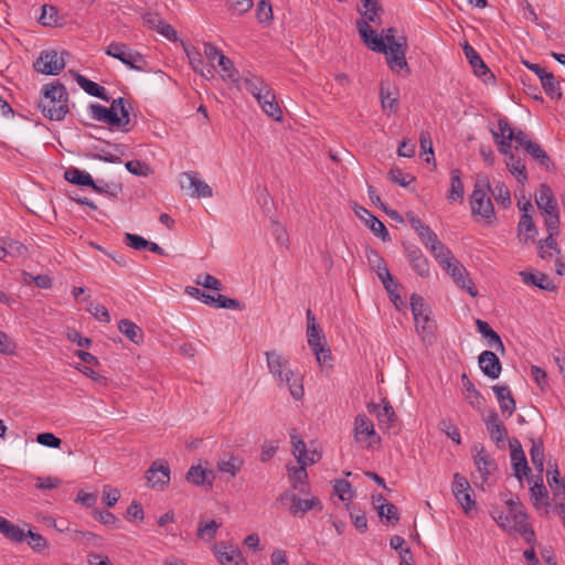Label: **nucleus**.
<instances>
[{
    "instance_id": "a18cd8bd",
    "label": "nucleus",
    "mask_w": 565,
    "mask_h": 565,
    "mask_svg": "<svg viewBox=\"0 0 565 565\" xmlns=\"http://www.w3.org/2000/svg\"><path fill=\"white\" fill-rule=\"evenodd\" d=\"M462 49H463V53H465L467 60L469 61V64L471 65L475 74L478 76L486 75L489 72V70H488L487 65L484 64V62L482 61V58L480 57V55L476 52V50L472 46H470L468 43H466Z\"/></svg>"
},
{
    "instance_id": "9b49d317",
    "label": "nucleus",
    "mask_w": 565,
    "mask_h": 565,
    "mask_svg": "<svg viewBox=\"0 0 565 565\" xmlns=\"http://www.w3.org/2000/svg\"><path fill=\"white\" fill-rule=\"evenodd\" d=\"M105 53L111 56L127 67L135 71H143L146 66V60L143 55L137 51L131 50L127 44L121 42H111L106 47Z\"/></svg>"
},
{
    "instance_id": "052dcab7",
    "label": "nucleus",
    "mask_w": 565,
    "mask_h": 565,
    "mask_svg": "<svg viewBox=\"0 0 565 565\" xmlns=\"http://www.w3.org/2000/svg\"><path fill=\"white\" fill-rule=\"evenodd\" d=\"M333 489L335 494L343 502H349L353 498L351 483L344 479L335 480Z\"/></svg>"
},
{
    "instance_id": "6e6d98bb",
    "label": "nucleus",
    "mask_w": 565,
    "mask_h": 565,
    "mask_svg": "<svg viewBox=\"0 0 565 565\" xmlns=\"http://www.w3.org/2000/svg\"><path fill=\"white\" fill-rule=\"evenodd\" d=\"M541 84L544 88V92L551 97V98H561L562 92L558 82L555 79L554 75L548 72L547 74H544L541 79Z\"/></svg>"
},
{
    "instance_id": "2eb2a0df",
    "label": "nucleus",
    "mask_w": 565,
    "mask_h": 565,
    "mask_svg": "<svg viewBox=\"0 0 565 565\" xmlns=\"http://www.w3.org/2000/svg\"><path fill=\"white\" fill-rule=\"evenodd\" d=\"M515 142V148L525 150L533 160L537 161L541 166L547 168L550 164V157L545 150L535 141L531 140L529 136L522 130H515L512 127L511 142Z\"/></svg>"
},
{
    "instance_id": "423d86ee",
    "label": "nucleus",
    "mask_w": 565,
    "mask_h": 565,
    "mask_svg": "<svg viewBox=\"0 0 565 565\" xmlns=\"http://www.w3.org/2000/svg\"><path fill=\"white\" fill-rule=\"evenodd\" d=\"M492 136L499 152L505 157V166L510 173L519 183L522 185L525 184L527 182L525 164L511 151L512 126L508 119L500 118L498 120V128L497 130H492Z\"/></svg>"
},
{
    "instance_id": "f03ea898",
    "label": "nucleus",
    "mask_w": 565,
    "mask_h": 565,
    "mask_svg": "<svg viewBox=\"0 0 565 565\" xmlns=\"http://www.w3.org/2000/svg\"><path fill=\"white\" fill-rule=\"evenodd\" d=\"M508 508L507 513L493 511L491 513L495 523L508 533H519L523 539L532 544L535 539L534 531L529 526L527 515L522 509L518 498L505 499Z\"/></svg>"
},
{
    "instance_id": "0eeeda50",
    "label": "nucleus",
    "mask_w": 565,
    "mask_h": 565,
    "mask_svg": "<svg viewBox=\"0 0 565 565\" xmlns=\"http://www.w3.org/2000/svg\"><path fill=\"white\" fill-rule=\"evenodd\" d=\"M491 184L487 177L479 178L473 186L470 196V207L473 217L481 218L486 224L491 225L495 220L493 204L489 198Z\"/></svg>"
},
{
    "instance_id": "1a4fd4ad",
    "label": "nucleus",
    "mask_w": 565,
    "mask_h": 565,
    "mask_svg": "<svg viewBox=\"0 0 565 565\" xmlns=\"http://www.w3.org/2000/svg\"><path fill=\"white\" fill-rule=\"evenodd\" d=\"M436 260L450 275L458 287L465 289L473 298L478 296V289L470 278L468 270L452 255L450 249L441 254Z\"/></svg>"
},
{
    "instance_id": "c85d7f7f",
    "label": "nucleus",
    "mask_w": 565,
    "mask_h": 565,
    "mask_svg": "<svg viewBox=\"0 0 565 565\" xmlns=\"http://www.w3.org/2000/svg\"><path fill=\"white\" fill-rule=\"evenodd\" d=\"M26 527H21L4 516H0V534L9 542L21 544L25 541Z\"/></svg>"
},
{
    "instance_id": "bb28decb",
    "label": "nucleus",
    "mask_w": 565,
    "mask_h": 565,
    "mask_svg": "<svg viewBox=\"0 0 565 565\" xmlns=\"http://www.w3.org/2000/svg\"><path fill=\"white\" fill-rule=\"evenodd\" d=\"M481 371L488 377L494 380L501 374V363L497 354L492 351H483L478 359Z\"/></svg>"
},
{
    "instance_id": "69168bd1",
    "label": "nucleus",
    "mask_w": 565,
    "mask_h": 565,
    "mask_svg": "<svg viewBox=\"0 0 565 565\" xmlns=\"http://www.w3.org/2000/svg\"><path fill=\"white\" fill-rule=\"evenodd\" d=\"M195 284L216 291H220L223 288L222 282L210 274L199 275L195 279Z\"/></svg>"
},
{
    "instance_id": "f704fd0d",
    "label": "nucleus",
    "mask_w": 565,
    "mask_h": 565,
    "mask_svg": "<svg viewBox=\"0 0 565 565\" xmlns=\"http://www.w3.org/2000/svg\"><path fill=\"white\" fill-rule=\"evenodd\" d=\"M463 396L466 401L475 408L481 409L484 404V398L481 393L476 388L473 383L468 379L467 374L461 375Z\"/></svg>"
},
{
    "instance_id": "6ab92c4d",
    "label": "nucleus",
    "mask_w": 565,
    "mask_h": 565,
    "mask_svg": "<svg viewBox=\"0 0 565 565\" xmlns=\"http://www.w3.org/2000/svg\"><path fill=\"white\" fill-rule=\"evenodd\" d=\"M265 356L268 372L273 376L275 383L281 380L287 372L294 370L290 365L289 359L276 350L265 352Z\"/></svg>"
},
{
    "instance_id": "4c0bfd02",
    "label": "nucleus",
    "mask_w": 565,
    "mask_h": 565,
    "mask_svg": "<svg viewBox=\"0 0 565 565\" xmlns=\"http://www.w3.org/2000/svg\"><path fill=\"white\" fill-rule=\"evenodd\" d=\"M478 331L481 333V335L487 340V343L490 348H493L498 351H503L504 345L499 337V334L489 326L488 322L478 319L476 321Z\"/></svg>"
},
{
    "instance_id": "4be33fe9",
    "label": "nucleus",
    "mask_w": 565,
    "mask_h": 565,
    "mask_svg": "<svg viewBox=\"0 0 565 565\" xmlns=\"http://www.w3.org/2000/svg\"><path fill=\"white\" fill-rule=\"evenodd\" d=\"M475 451L473 460L477 467L478 478L480 479L481 484H483L488 482L489 477L497 469V463L483 447H476Z\"/></svg>"
},
{
    "instance_id": "49530a36",
    "label": "nucleus",
    "mask_w": 565,
    "mask_h": 565,
    "mask_svg": "<svg viewBox=\"0 0 565 565\" xmlns=\"http://www.w3.org/2000/svg\"><path fill=\"white\" fill-rule=\"evenodd\" d=\"M220 67V74L223 81L231 84H237L239 81V73L234 67L233 62L227 56H221L217 63Z\"/></svg>"
},
{
    "instance_id": "a19ab883",
    "label": "nucleus",
    "mask_w": 565,
    "mask_h": 565,
    "mask_svg": "<svg viewBox=\"0 0 565 565\" xmlns=\"http://www.w3.org/2000/svg\"><path fill=\"white\" fill-rule=\"evenodd\" d=\"M487 429L492 440L497 444L504 441L507 438V429L499 419L495 412H492L486 420Z\"/></svg>"
},
{
    "instance_id": "20e7f679",
    "label": "nucleus",
    "mask_w": 565,
    "mask_h": 565,
    "mask_svg": "<svg viewBox=\"0 0 565 565\" xmlns=\"http://www.w3.org/2000/svg\"><path fill=\"white\" fill-rule=\"evenodd\" d=\"M42 115L50 120H63L70 110L68 93L60 82L45 84L38 104Z\"/></svg>"
},
{
    "instance_id": "f8f14e48",
    "label": "nucleus",
    "mask_w": 565,
    "mask_h": 565,
    "mask_svg": "<svg viewBox=\"0 0 565 565\" xmlns=\"http://www.w3.org/2000/svg\"><path fill=\"white\" fill-rule=\"evenodd\" d=\"M384 51H375L376 53H383L386 55L387 66L392 72L399 73L402 70H406L408 73V64L406 61L407 42L404 36L397 38L396 43L386 45L384 42Z\"/></svg>"
},
{
    "instance_id": "412c9836",
    "label": "nucleus",
    "mask_w": 565,
    "mask_h": 565,
    "mask_svg": "<svg viewBox=\"0 0 565 565\" xmlns=\"http://www.w3.org/2000/svg\"><path fill=\"white\" fill-rule=\"evenodd\" d=\"M353 211L354 214L365 223V225L375 236L380 237L383 242L391 239L390 233L385 225L369 210L355 204Z\"/></svg>"
},
{
    "instance_id": "09e8293b",
    "label": "nucleus",
    "mask_w": 565,
    "mask_h": 565,
    "mask_svg": "<svg viewBox=\"0 0 565 565\" xmlns=\"http://www.w3.org/2000/svg\"><path fill=\"white\" fill-rule=\"evenodd\" d=\"M220 527L221 523L215 520L200 521L196 535L204 542H211L215 539Z\"/></svg>"
},
{
    "instance_id": "680f3d73",
    "label": "nucleus",
    "mask_w": 565,
    "mask_h": 565,
    "mask_svg": "<svg viewBox=\"0 0 565 565\" xmlns=\"http://www.w3.org/2000/svg\"><path fill=\"white\" fill-rule=\"evenodd\" d=\"M3 244L7 248L8 256L17 258L25 257L28 249L22 243L12 238L3 237Z\"/></svg>"
},
{
    "instance_id": "9d476101",
    "label": "nucleus",
    "mask_w": 565,
    "mask_h": 565,
    "mask_svg": "<svg viewBox=\"0 0 565 565\" xmlns=\"http://www.w3.org/2000/svg\"><path fill=\"white\" fill-rule=\"evenodd\" d=\"M307 342L313 351L317 362L322 365L331 359L326 337L310 309L307 310Z\"/></svg>"
},
{
    "instance_id": "72a5a7b5",
    "label": "nucleus",
    "mask_w": 565,
    "mask_h": 565,
    "mask_svg": "<svg viewBox=\"0 0 565 565\" xmlns=\"http://www.w3.org/2000/svg\"><path fill=\"white\" fill-rule=\"evenodd\" d=\"M493 393L499 402V406L503 414L511 416L515 411V401L510 388L507 385H494Z\"/></svg>"
},
{
    "instance_id": "ddd939ff",
    "label": "nucleus",
    "mask_w": 565,
    "mask_h": 565,
    "mask_svg": "<svg viewBox=\"0 0 565 565\" xmlns=\"http://www.w3.org/2000/svg\"><path fill=\"white\" fill-rule=\"evenodd\" d=\"M354 440L364 448H371L381 441L373 422L364 414H359L354 419Z\"/></svg>"
},
{
    "instance_id": "8fccbe9b",
    "label": "nucleus",
    "mask_w": 565,
    "mask_h": 565,
    "mask_svg": "<svg viewBox=\"0 0 565 565\" xmlns=\"http://www.w3.org/2000/svg\"><path fill=\"white\" fill-rule=\"evenodd\" d=\"M64 178L66 181L77 185H94V180L92 175L83 170L77 168H71L64 172Z\"/></svg>"
},
{
    "instance_id": "3c124183",
    "label": "nucleus",
    "mask_w": 565,
    "mask_h": 565,
    "mask_svg": "<svg viewBox=\"0 0 565 565\" xmlns=\"http://www.w3.org/2000/svg\"><path fill=\"white\" fill-rule=\"evenodd\" d=\"M490 192L492 193L495 202L503 209H508L511 205V193L508 186L501 182L497 181L493 183V188H491Z\"/></svg>"
},
{
    "instance_id": "4468645a",
    "label": "nucleus",
    "mask_w": 565,
    "mask_h": 565,
    "mask_svg": "<svg viewBox=\"0 0 565 565\" xmlns=\"http://www.w3.org/2000/svg\"><path fill=\"white\" fill-rule=\"evenodd\" d=\"M65 52L55 50L42 51L35 60L33 67L38 73L44 75H57L65 67Z\"/></svg>"
},
{
    "instance_id": "603ef678",
    "label": "nucleus",
    "mask_w": 565,
    "mask_h": 565,
    "mask_svg": "<svg viewBox=\"0 0 565 565\" xmlns=\"http://www.w3.org/2000/svg\"><path fill=\"white\" fill-rule=\"evenodd\" d=\"M417 333L425 341L433 335L434 322L430 320L429 311L422 313V317L414 319Z\"/></svg>"
},
{
    "instance_id": "5fc2aeb1",
    "label": "nucleus",
    "mask_w": 565,
    "mask_h": 565,
    "mask_svg": "<svg viewBox=\"0 0 565 565\" xmlns=\"http://www.w3.org/2000/svg\"><path fill=\"white\" fill-rule=\"evenodd\" d=\"M531 461L535 469L542 473L544 470V446L541 440H532L530 449Z\"/></svg>"
},
{
    "instance_id": "0e129e2a",
    "label": "nucleus",
    "mask_w": 565,
    "mask_h": 565,
    "mask_svg": "<svg viewBox=\"0 0 565 565\" xmlns=\"http://www.w3.org/2000/svg\"><path fill=\"white\" fill-rule=\"evenodd\" d=\"M420 142V149L422 153L420 156L424 157V160L429 163L435 160V154L433 150V141L430 138V135L428 132H422L419 137Z\"/></svg>"
},
{
    "instance_id": "b1692460",
    "label": "nucleus",
    "mask_w": 565,
    "mask_h": 565,
    "mask_svg": "<svg viewBox=\"0 0 565 565\" xmlns=\"http://www.w3.org/2000/svg\"><path fill=\"white\" fill-rule=\"evenodd\" d=\"M108 109L111 111V117L117 120L115 127H119L122 131H129L130 105L122 97H118L111 102Z\"/></svg>"
},
{
    "instance_id": "774afa93",
    "label": "nucleus",
    "mask_w": 565,
    "mask_h": 565,
    "mask_svg": "<svg viewBox=\"0 0 565 565\" xmlns=\"http://www.w3.org/2000/svg\"><path fill=\"white\" fill-rule=\"evenodd\" d=\"M17 348L15 341L8 333L0 330V354L12 355Z\"/></svg>"
},
{
    "instance_id": "58836bf2",
    "label": "nucleus",
    "mask_w": 565,
    "mask_h": 565,
    "mask_svg": "<svg viewBox=\"0 0 565 565\" xmlns=\"http://www.w3.org/2000/svg\"><path fill=\"white\" fill-rule=\"evenodd\" d=\"M518 235H519V238L523 242H527V241L533 242L535 239V237L537 235V231H536V227L534 225V222H533L530 213H523L521 215V218H520V222L518 225Z\"/></svg>"
},
{
    "instance_id": "7ed1b4c3",
    "label": "nucleus",
    "mask_w": 565,
    "mask_h": 565,
    "mask_svg": "<svg viewBox=\"0 0 565 565\" xmlns=\"http://www.w3.org/2000/svg\"><path fill=\"white\" fill-rule=\"evenodd\" d=\"M291 441L292 454L299 466L288 467V478L295 490L300 493H307L309 491V484L307 482L308 473L306 468L319 461L321 452L317 448L308 449L303 440L298 439L296 436H291Z\"/></svg>"
},
{
    "instance_id": "f3484780",
    "label": "nucleus",
    "mask_w": 565,
    "mask_h": 565,
    "mask_svg": "<svg viewBox=\"0 0 565 565\" xmlns=\"http://www.w3.org/2000/svg\"><path fill=\"white\" fill-rule=\"evenodd\" d=\"M451 491L465 513L469 514L475 509L476 501L472 497V489L468 480L463 476L455 473L451 483Z\"/></svg>"
},
{
    "instance_id": "7c9ffc66",
    "label": "nucleus",
    "mask_w": 565,
    "mask_h": 565,
    "mask_svg": "<svg viewBox=\"0 0 565 565\" xmlns=\"http://www.w3.org/2000/svg\"><path fill=\"white\" fill-rule=\"evenodd\" d=\"M417 234L426 248L429 249V252L433 254L435 259L449 249L439 241L437 235L427 225L422 228V232H418Z\"/></svg>"
},
{
    "instance_id": "39448f33",
    "label": "nucleus",
    "mask_w": 565,
    "mask_h": 565,
    "mask_svg": "<svg viewBox=\"0 0 565 565\" xmlns=\"http://www.w3.org/2000/svg\"><path fill=\"white\" fill-rule=\"evenodd\" d=\"M244 88L256 99L262 110L274 120L280 121L282 111L271 87L258 75L246 72L242 76Z\"/></svg>"
},
{
    "instance_id": "13d9d810",
    "label": "nucleus",
    "mask_w": 565,
    "mask_h": 565,
    "mask_svg": "<svg viewBox=\"0 0 565 565\" xmlns=\"http://www.w3.org/2000/svg\"><path fill=\"white\" fill-rule=\"evenodd\" d=\"M256 18L260 24L269 25L273 21V8L268 0H260L256 8Z\"/></svg>"
},
{
    "instance_id": "393cba45",
    "label": "nucleus",
    "mask_w": 565,
    "mask_h": 565,
    "mask_svg": "<svg viewBox=\"0 0 565 565\" xmlns=\"http://www.w3.org/2000/svg\"><path fill=\"white\" fill-rule=\"evenodd\" d=\"M213 552L221 565H245L236 547L221 543L213 546Z\"/></svg>"
},
{
    "instance_id": "5701e85b",
    "label": "nucleus",
    "mask_w": 565,
    "mask_h": 565,
    "mask_svg": "<svg viewBox=\"0 0 565 565\" xmlns=\"http://www.w3.org/2000/svg\"><path fill=\"white\" fill-rule=\"evenodd\" d=\"M276 385L279 388H287L292 398L296 401L302 399L305 395L303 377L297 370L287 372V374H285V376L279 380Z\"/></svg>"
},
{
    "instance_id": "37998d69",
    "label": "nucleus",
    "mask_w": 565,
    "mask_h": 565,
    "mask_svg": "<svg viewBox=\"0 0 565 565\" xmlns=\"http://www.w3.org/2000/svg\"><path fill=\"white\" fill-rule=\"evenodd\" d=\"M76 82L79 87L88 95L100 98L103 100H108L107 92L104 86L86 78L81 74L76 75Z\"/></svg>"
},
{
    "instance_id": "c756f323",
    "label": "nucleus",
    "mask_w": 565,
    "mask_h": 565,
    "mask_svg": "<svg viewBox=\"0 0 565 565\" xmlns=\"http://www.w3.org/2000/svg\"><path fill=\"white\" fill-rule=\"evenodd\" d=\"M243 465L244 460L242 457L233 454H225L218 458L216 468L220 472L226 473L230 478H234L241 471Z\"/></svg>"
},
{
    "instance_id": "e433bc0d",
    "label": "nucleus",
    "mask_w": 565,
    "mask_h": 565,
    "mask_svg": "<svg viewBox=\"0 0 565 565\" xmlns=\"http://www.w3.org/2000/svg\"><path fill=\"white\" fill-rule=\"evenodd\" d=\"M26 527L25 532V541L29 545V547L36 554H43L45 553L49 547L50 543L49 541L39 532L33 531L29 524L24 523Z\"/></svg>"
},
{
    "instance_id": "864d4df0",
    "label": "nucleus",
    "mask_w": 565,
    "mask_h": 565,
    "mask_svg": "<svg viewBox=\"0 0 565 565\" xmlns=\"http://www.w3.org/2000/svg\"><path fill=\"white\" fill-rule=\"evenodd\" d=\"M411 264L413 269L422 277L429 275V264L427 258L416 249L409 253Z\"/></svg>"
},
{
    "instance_id": "f257e3e1",
    "label": "nucleus",
    "mask_w": 565,
    "mask_h": 565,
    "mask_svg": "<svg viewBox=\"0 0 565 565\" xmlns=\"http://www.w3.org/2000/svg\"><path fill=\"white\" fill-rule=\"evenodd\" d=\"M358 8L361 19L356 20V29L363 43L371 51H384V39L372 29L371 23L380 24L383 15V8L380 0H361Z\"/></svg>"
},
{
    "instance_id": "de8ad7c7",
    "label": "nucleus",
    "mask_w": 565,
    "mask_h": 565,
    "mask_svg": "<svg viewBox=\"0 0 565 565\" xmlns=\"http://www.w3.org/2000/svg\"><path fill=\"white\" fill-rule=\"evenodd\" d=\"M547 234V237L544 241H541L539 244V255L542 259L545 260L557 259L559 249L557 248L556 242L554 239L556 235H551V233Z\"/></svg>"
},
{
    "instance_id": "aec40b11",
    "label": "nucleus",
    "mask_w": 565,
    "mask_h": 565,
    "mask_svg": "<svg viewBox=\"0 0 565 565\" xmlns=\"http://www.w3.org/2000/svg\"><path fill=\"white\" fill-rule=\"evenodd\" d=\"M369 411L375 414L381 429L391 430L396 426L397 416L387 399L383 398L377 404L369 405Z\"/></svg>"
},
{
    "instance_id": "6e6552de",
    "label": "nucleus",
    "mask_w": 565,
    "mask_h": 565,
    "mask_svg": "<svg viewBox=\"0 0 565 565\" xmlns=\"http://www.w3.org/2000/svg\"><path fill=\"white\" fill-rule=\"evenodd\" d=\"M535 203L544 215L547 233L558 235L559 211L552 189L542 183L535 194Z\"/></svg>"
},
{
    "instance_id": "cd10ccee",
    "label": "nucleus",
    "mask_w": 565,
    "mask_h": 565,
    "mask_svg": "<svg viewBox=\"0 0 565 565\" xmlns=\"http://www.w3.org/2000/svg\"><path fill=\"white\" fill-rule=\"evenodd\" d=\"M511 447V461L514 469V473L518 479H522V477H527L530 472V467L527 466V461L524 455V451L521 447V444L518 440L510 444Z\"/></svg>"
},
{
    "instance_id": "bf43d9fd",
    "label": "nucleus",
    "mask_w": 565,
    "mask_h": 565,
    "mask_svg": "<svg viewBox=\"0 0 565 565\" xmlns=\"http://www.w3.org/2000/svg\"><path fill=\"white\" fill-rule=\"evenodd\" d=\"M531 499L535 507L546 505L547 492L543 484L542 478L539 481H535L531 487Z\"/></svg>"
},
{
    "instance_id": "a878e982",
    "label": "nucleus",
    "mask_w": 565,
    "mask_h": 565,
    "mask_svg": "<svg viewBox=\"0 0 565 565\" xmlns=\"http://www.w3.org/2000/svg\"><path fill=\"white\" fill-rule=\"evenodd\" d=\"M185 479L194 486H209L212 487L215 475L212 469L203 467L202 465H193L189 468Z\"/></svg>"
},
{
    "instance_id": "e2e57ef3",
    "label": "nucleus",
    "mask_w": 565,
    "mask_h": 565,
    "mask_svg": "<svg viewBox=\"0 0 565 565\" xmlns=\"http://www.w3.org/2000/svg\"><path fill=\"white\" fill-rule=\"evenodd\" d=\"M74 367L84 374L85 376L89 377L93 382L102 385L107 386L108 380L106 376L99 374L97 371L93 369V366L84 365V364H75Z\"/></svg>"
},
{
    "instance_id": "ea45409f",
    "label": "nucleus",
    "mask_w": 565,
    "mask_h": 565,
    "mask_svg": "<svg viewBox=\"0 0 565 565\" xmlns=\"http://www.w3.org/2000/svg\"><path fill=\"white\" fill-rule=\"evenodd\" d=\"M465 195V188L461 180V172L459 169L450 171V189L447 195L449 202L462 201Z\"/></svg>"
},
{
    "instance_id": "338daca9",
    "label": "nucleus",
    "mask_w": 565,
    "mask_h": 565,
    "mask_svg": "<svg viewBox=\"0 0 565 565\" xmlns=\"http://www.w3.org/2000/svg\"><path fill=\"white\" fill-rule=\"evenodd\" d=\"M87 311L94 316V318L100 322L108 323L110 321V315L107 308L97 302H89Z\"/></svg>"
},
{
    "instance_id": "2f4dec72",
    "label": "nucleus",
    "mask_w": 565,
    "mask_h": 565,
    "mask_svg": "<svg viewBox=\"0 0 565 565\" xmlns=\"http://www.w3.org/2000/svg\"><path fill=\"white\" fill-rule=\"evenodd\" d=\"M286 497L291 502L290 513L292 515H303L309 510L316 508H318V510H322L321 502L317 498L301 499L295 493L286 494Z\"/></svg>"
},
{
    "instance_id": "4d7b16f0",
    "label": "nucleus",
    "mask_w": 565,
    "mask_h": 565,
    "mask_svg": "<svg viewBox=\"0 0 565 565\" xmlns=\"http://www.w3.org/2000/svg\"><path fill=\"white\" fill-rule=\"evenodd\" d=\"M90 115L92 118L105 122L109 126L115 127L116 121L114 117H111V111L108 109V107H105L99 104H93L90 105Z\"/></svg>"
},
{
    "instance_id": "dca6fc26",
    "label": "nucleus",
    "mask_w": 565,
    "mask_h": 565,
    "mask_svg": "<svg viewBox=\"0 0 565 565\" xmlns=\"http://www.w3.org/2000/svg\"><path fill=\"white\" fill-rule=\"evenodd\" d=\"M181 189L195 199H206L213 196L212 188L195 171L182 172L179 178Z\"/></svg>"
},
{
    "instance_id": "a211bd4d",
    "label": "nucleus",
    "mask_w": 565,
    "mask_h": 565,
    "mask_svg": "<svg viewBox=\"0 0 565 565\" xmlns=\"http://www.w3.org/2000/svg\"><path fill=\"white\" fill-rule=\"evenodd\" d=\"M148 486L156 490H163L170 482V468L167 462L156 460L146 472Z\"/></svg>"
},
{
    "instance_id": "c9c22d12",
    "label": "nucleus",
    "mask_w": 565,
    "mask_h": 565,
    "mask_svg": "<svg viewBox=\"0 0 565 565\" xmlns=\"http://www.w3.org/2000/svg\"><path fill=\"white\" fill-rule=\"evenodd\" d=\"M520 276L525 285L535 286L542 290H555L554 282L543 273L521 271Z\"/></svg>"
},
{
    "instance_id": "79ce46f5",
    "label": "nucleus",
    "mask_w": 565,
    "mask_h": 565,
    "mask_svg": "<svg viewBox=\"0 0 565 565\" xmlns=\"http://www.w3.org/2000/svg\"><path fill=\"white\" fill-rule=\"evenodd\" d=\"M119 331L132 343L139 344L143 341V332L140 327L129 319H121L118 322Z\"/></svg>"
},
{
    "instance_id": "473e14b6",
    "label": "nucleus",
    "mask_w": 565,
    "mask_h": 565,
    "mask_svg": "<svg viewBox=\"0 0 565 565\" xmlns=\"http://www.w3.org/2000/svg\"><path fill=\"white\" fill-rule=\"evenodd\" d=\"M381 106L384 111L396 114L398 109V89L394 86L382 84L380 88Z\"/></svg>"
},
{
    "instance_id": "c03bdc74",
    "label": "nucleus",
    "mask_w": 565,
    "mask_h": 565,
    "mask_svg": "<svg viewBox=\"0 0 565 565\" xmlns=\"http://www.w3.org/2000/svg\"><path fill=\"white\" fill-rule=\"evenodd\" d=\"M202 302L209 306H214L216 308H224V309H238L239 302L236 299L227 298L221 294L210 295L206 294L202 295Z\"/></svg>"
}]
</instances>
